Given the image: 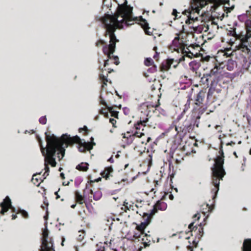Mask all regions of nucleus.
I'll return each mask as SVG.
<instances>
[{
  "instance_id": "nucleus-37",
  "label": "nucleus",
  "mask_w": 251,
  "mask_h": 251,
  "mask_svg": "<svg viewBox=\"0 0 251 251\" xmlns=\"http://www.w3.org/2000/svg\"><path fill=\"white\" fill-rule=\"evenodd\" d=\"M108 161H109L111 163H113V161H114V160L113 159V158L112 157H111L108 160Z\"/></svg>"
},
{
  "instance_id": "nucleus-1",
  "label": "nucleus",
  "mask_w": 251,
  "mask_h": 251,
  "mask_svg": "<svg viewBox=\"0 0 251 251\" xmlns=\"http://www.w3.org/2000/svg\"><path fill=\"white\" fill-rule=\"evenodd\" d=\"M46 138L47 147L44 148L41 145H40L42 153L45 157L46 172L44 175L47 174L46 176L49 175L48 164H50L52 167H55L56 165L55 158L54 157L56 152L60 160L64 156L65 148H67L69 145L75 143L78 144L79 145L78 150L82 152H84L86 150H92L93 146L96 145L93 137H91V142H86L84 140H81L77 136L71 137L67 134L62 135L61 138H58L54 135H47Z\"/></svg>"
},
{
  "instance_id": "nucleus-36",
  "label": "nucleus",
  "mask_w": 251,
  "mask_h": 251,
  "mask_svg": "<svg viewBox=\"0 0 251 251\" xmlns=\"http://www.w3.org/2000/svg\"><path fill=\"white\" fill-rule=\"evenodd\" d=\"M177 13V11L176 9H174L173 11V12H172V14L173 15H175L176 16V13Z\"/></svg>"
},
{
  "instance_id": "nucleus-57",
  "label": "nucleus",
  "mask_w": 251,
  "mask_h": 251,
  "mask_svg": "<svg viewBox=\"0 0 251 251\" xmlns=\"http://www.w3.org/2000/svg\"><path fill=\"white\" fill-rule=\"evenodd\" d=\"M234 154L235 155L236 157H237L236 152H234Z\"/></svg>"
},
{
  "instance_id": "nucleus-62",
  "label": "nucleus",
  "mask_w": 251,
  "mask_h": 251,
  "mask_svg": "<svg viewBox=\"0 0 251 251\" xmlns=\"http://www.w3.org/2000/svg\"><path fill=\"white\" fill-rule=\"evenodd\" d=\"M250 154H251V149H250Z\"/></svg>"
},
{
  "instance_id": "nucleus-18",
  "label": "nucleus",
  "mask_w": 251,
  "mask_h": 251,
  "mask_svg": "<svg viewBox=\"0 0 251 251\" xmlns=\"http://www.w3.org/2000/svg\"><path fill=\"white\" fill-rule=\"evenodd\" d=\"M18 213H20L22 215L23 218H28V213L24 210L20 209L18 211Z\"/></svg>"
},
{
  "instance_id": "nucleus-15",
  "label": "nucleus",
  "mask_w": 251,
  "mask_h": 251,
  "mask_svg": "<svg viewBox=\"0 0 251 251\" xmlns=\"http://www.w3.org/2000/svg\"><path fill=\"white\" fill-rule=\"evenodd\" d=\"M224 0H212L211 3H213L212 7L215 10L218 6L224 4Z\"/></svg>"
},
{
  "instance_id": "nucleus-13",
  "label": "nucleus",
  "mask_w": 251,
  "mask_h": 251,
  "mask_svg": "<svg viewBox=\"0 0 251 251\" xmlns=\"http://www.w3.org/2000/svg\"><path fill=\"white\" fill-rule=\"evenodd\" d=\"M149 222H145L141 223L140 225L137 226L136 228L138 230L141 232V234H142L143 233H144V230L146 228V227L149 225Z\"/></svg>"
},
{
  "instance_id": "nucleus-16",
  "label": "nucleus",
  "mask_w": 251,
  "mask_h": 251,
  "mask_svg": "<svg viewBox=\"0 0 251 251\" xmlns=\"http://www.w3.org/2000/svg\"><path fill=\"white\" fill-rule=\"evenodd\" d=\"M75 198L77 202L79 204H83L84 202V198L78 192L75 193Z\"/></svg>"
},
{
  "instance_id": "nucleus-29",
  "label": "nucleus",
  "mask_w": 251,
  "mask_h": 251,
  "mask_svg": "<svg viewBox=\"0 0 251 251\" xmlns=\"http://www.w3.org/2000/svg\"><path fill=\"white\" fill-rule=\"evenodd\" d=\"M167 195H168V197L170 200H173L174 199V197L173 195V194H171V193H167Z\"/></svg>"
},
{
  "instance_id": "nucleus-59",
  "label": "nucleus",
  "mask_w": 251,
  "mask_h": 251,
  "mask_svg": "<svg viewBox=\"0 0 251 251\" xmlns=\"http://www.w3.org/2000/svg\"><path fill=\"white\" fill-rule=\"evenodd\" d=\"M157 242H159V238H158L157 239Z\"/></svg>"
},
{
  "instance_id": "nucleus-56",
  "label": "nucleus",
  "mask_w": 251,
  "mask_h": 251,
  "mask_svg": "<svg viewBox=\"0 0 251 251\" xmlns=\"http://www.w3.org/2000/svg\"><path fill=\"white\" fill-rule=\"evenodd\" d=\"M100 43H101V44H104V41H100Z\"/></svg>"
},
{
  "instance_id": "nucleus-64",
  "label": "nucleus",
  "mask_w": 251,
  "mask_h": 251,
  "mask_svg": "<svg viewBox=\"0 0 251 251\" xmlns=\"http://www.w3.org/2000/svg\"><path fill=\"white\" fill-rule=\"evenodd\" d=\"M175 190L177 192V188H176V189H175Z\"/></svg>"
},
{
  "instance_id": "nucleus-60",
  "label": "nucleus",
  "mask_w": 251,
  "mask_h": 251,
  "mask_svg": "<svg viewBox=\"0 0 251 251\" xmlns=\"http://www.w3.org/2000/svg\"><path fill=\"white\" fill-rule=\"evenodd\" d=\"M113 199L116 201L117 200V199H118V198H113Z\"/></svg>"
},
{
  "instance_id": "nucleus-19",
  "label": "nucleus",
  "mask_w": 251,
  "mask_h": 251,
  "mask_svg": "<svg viewBox=\"0 0 251 251\" xmlns=\"http://www.w3.org/2000/svg\"><path fill=\"white\" fill-rule=\"evenodd\" d=\"M218 68L219 67L218 66H215V67L211 71L210 74L207 75V77L216 74L218 73Z\"/></svg>"
},
{
  "instance_id": "nucleus-27",
  "label": "nucleus",
  "mask_w": 251,
  "mask_h": 251,
  "mask_svg": "<svg viewBox=\"0 0 251 251\" xmlns=\"http://www.w3.org/2000/svg\"><path fill=\"white\" fill-rule=\"evenodd\" d=\"M157 212V209L154 207V208L151 210V212L150 215L152 216L153 215H154Z\"/></svg>"
},
{
  "instance_id": "nucleus-54",
  "label": "nucleus",
  "mask_w": 251,
  "mask_h": 251,
  "mask_svg": "<svg viewBox=\"0 0 251 251\" xmlns=\"http://www.w3.org/2000/svg\"><path fill=\"white\" fill-rule=\"evenodd\" d=\"M64 239H63V240H62V245L63 246L64 245Z\"/></svg>"
},
{
  "instance_id": "nucleus-9",
  "label": "nucleus",
  "mask_w": 251,
  "mask_h": 251,
  "mask_svg": "<svg viewBox=\"0 0 251 251\" xmlns=\"http://www.w3.org/2000/svg\"><path fill=\"white\" fill-rule=\"evenodd\" d=\"M113 172V168L112 167H108L105 168L104 170L101 173V176L105 178L106 179H107L111 173Z\"/></svg>"
},
{
  "instance_id": "nucleus-2",
  "label": "nucleus",
  "mask_w": 251,
  "mask_h": 251,
  "mask_svg": "<svg viewBox=\"0 0 251 251\" xmlns=\"http://www.w3.org/2000/svg\"><path fill=\"white\" fill-rule=\"evenodd\" d=\"M134 20L132 16V7L127 5L126 2L119 5L115 15L106 14L101 19L106 29V35H108L110 38V44L108 47L103 48V52L109 59L113 58L116 65L120 63L119 58L117 56L112 55L115 51L116 44L118 41L114 32L116 29L122 28V24L124 22L129 25L133 24Z\"/></svg>"
},
{
  "instance_id": "nucleus-8",
  "label": "nucleus",
  "mask_w": 251,
  "mask_h": 251,
  "mask_svg": "<svg viewBox=\"0 0 251 251\" xmlns=\"http://www.w3.org/2000/svg\"><path fill=\"white\" fill-rule=\"evenodd\" d=\"M139 237L142 238L143 241H145L144 244L145 247L150 245L151 240V237L150 235H148L147 233H143L142 234L139 235Z\"/></svg>"
},
{
  "instance_id": "nucleus-25",
  "label": "nucleus",
  "mask_w": 251,
  "mask_h": 251,
  "mask_svg": "<svg viewBox=\"0 0 251 251\" xmlns=\"http://www.w3.org/2000/svg\"><path fill=\"white\" fill-rule=\"evenodd\" d=\"M128 202H126V201L124 202V206L125 207L124 208L125 211H126V210H129L130 207L128 206ZM122 209H124V208H122Z\"/></svg>"
},
{
  "instance_id": "nucleus-23",
  "label": "nucleus",
  "mask_w": 251,
  "mask_h": 251,
  "mask_svg": "<svg viewBox=\"0 0 251 251\" xmlns=\"http://www.w3.org/2000/svg\"><path fill=\"white\" fill-rule=\"evenodd\" d=\"M152 62L153 61L151 58H147L145 61V64L146 66H149L151 65Z\"/></svg>"
},
{
  "instance_id": "nucleus-46",
  "label": "nucleus",
  "mask_w": 251,
  "mask_h": 251,
  "mask_svg": "<svg viewBox=\"0 0 251 251\" xmlns=\"http://www.w3.org/2000/svg\"><path fill=\"white\" fill-rule=\"evenodd\" d=\"M76 206V204H73L72 205H71V207L72 208H74Z\"/></svg>"
},
{
  "instance_id": "nucleus-41",
  "label": "nucleus",
  "mask_w": 251,
  "mask_h": 251,
  "mask_svg": "<svg viewBox=\"0 0 251 251\" xmlns=\"http://www.w3.org/2000/svg\"><path fill=\"white\" fill-rule=\"evenodd\" d=\"M179 38L178 37H176L175 38L174 40V42H175L177 41H178L179 40Z\"/></svg>"
},
{
  "instance_id": "nucleus-5",
  "label": "nucleus",
  "mask_w": 251,
  "mask_h": 251,
  "mask_svg": "<svg viewBox=\"0 0 251 251\" xmlns=\"http://www.w3.org/2000/svg\"><path fill=\"white\" fill-rule=\"evenodd\" d=\"M246 34L244 35H234L236 39L240 40L241 44L238 46L237 49H241L243 51L251 52V20L248 21L246 24Z\"/></svg>"
},
{
  "instance_id": "nucleus-43",
  "label": "nucleus",
  "mask_w": 251,
  "mask_h": 251,
  "mask_svg": "<svg viewBox=\"0 0 251 251\" xmlns=\"http://www.w3.org/2000/svg\"><path fill=\"white\" fill-rule=\"evenodd\" d=\"M60 176L63 179L65 178L64 174L63 173H61Z\"/></svg>"
},
{
  "instance_id": "nucleus-28",
  "label": "nucleus",
  "mask_w": 251,
  "mask_h": 251,
  "mask_svg": "<svg viewBox=\"0 0 251 251\" xmlns=\"http://www.w3.org/2000/svg\"><path fill=\"white\" fill-rule=\"evenodd\" d=\"M144 134L143 133H138L137 132H136L134 134V135L136 136V137H141L143 135H144Z\"/></svg>"
},
{
  "instance_id": "nucleus-14",
  "label": "nucleus",
  "mask_w": 251,
  "mask_h": 251,
  "mask_svg": "<svg viewBox=\"0 0 251 251\" xmlns=\"http://www.w3.org/2000/svg\"><path fill=\"white\" fill-rule=\"evenodd\" d=\"M88 164L82 162L76 167V169L80 171H86L88 168Z\"/></svg>"
},
{
  "instance_id": "nucleus-38",
  "label": "nucleus",
  "mask_w": 251,
  "mask_h": 251,
  "mask_svg": "<svg viewBox=\"0 0 251 251\" xmlns=\"http://www.w3.org/2000/svg\"><path fill=\"white\" fill-rule=\"evenodd\" d=\"M173 61V59H172V60H168V64L169 65H171L173 63L172 62Z\"/></svg>"
},
{
  "instance_id": "nucleus-12",
  "label": "nucleus",
  "mask_w": 251,
  "mask_h": 251,
  "mask_svg": "<svg viewBox=\"0 0 251 251\" xmlns=\"http://www.w3.org/2000/svg\"><path fill=\"white\" fill-rule=\"evenodd\" d=\"M240 40V44H239L238 45L236 46L235 47V49H234V50L232 52H230V50L229 49H226V51H225V52L224 55H226L227 56H233V53H234V52L236 50H241V51H242V52H244V53H245H245H248L249 52H246V51L244 52V51H243L241 49H237L238 46H239L241 45V40Z\"/></svg>"
},
{
  "instance_id": "nucleus-30",
  "label": "nucleus",
  "mask_w": 251,
  "mask_h": 251,
  "mask_svg": "<svg viewBox=\"0 0 251 251\" xmlns=\"http://www.w3.org/2000/svg\"><path fill=\"white\" fill-rule=\"evenodd\" d=\"M148 121V119H146V120H143V121H140L139 123H138V124L139 125V124H141V125H144L145 124L147 121Z\"/></svg>"
},
{
  "instance_id": "nucleus-63",
  "label": "nucleus",
  "mask_w": 251,
  "mask_h": 251,
  "mask_svg": "<svg viewBox=\"0 0 251 251\" xmlns=\"http://www.w3.org/2000/svg\"><path fill=\"white\" fill-rule=\"evenodd\" d=\"M210 126H211V125H209L208 126V127H210Z\"/></svg>"
},
{
  "instance_id": "nucleus-39",
  "label": "nucleus",
  "mask_w": 251,
  "mask_h": 251,
  "mask_svg": "<svg viewBox=\"0 0 251 251\" xmlns=\"http://www.w3.org/2000/svg\"><path fill=\"white\" fill-rule=\"evenodd\" d=\"M234 144H235V143H234L233 142H231L227 143L226 145L228 146V145H234Z\"/></svg>"
},
{
  "instance_id": "nucleus-45",
  "label": "nucleus",
  "mask_w": 251,
  "mask_h": 251,
  "mask_svg": "<svg viewBox=\"0 0 251 251\" xmlns=\"http://www.w3.org/2000/svg\"><path fill=\"white\" fill-rule=\"evenodd\" d=\"M151 139V137H148V139H147V143H146V144H147V143H149V142L150 141Z\"/></svg>"
},
{
  "instance_id": "nucleus-47",
  "label": "nucleus",
  "mask_w": 251,
  "mask_h": 251,
  "mask_svg": "<svg viewBox=\"0 0 251 251\" xmlns=\"http://www.w3.org/2000/svg\"><path fill=\"white\" fill-rule=\"evenodd\" d=\"M101 180V178L100 177H99V178H98L96 180V181L97 182H99L100 180Z\"/></svg>"
},
{
  "instance_id": "nucleus-49",
  "label": "nucleus",
  "mask_w": 251,
  "mask_h": 251,
  "mask_svg": "<svg viewBox=\"0 0 251 251\" xmlns=\"http://www.w3.org/2000/svg\"><path fill=\"white\" fill-rule=\"evenodd\" d=\"M219 127H220V126L217 125V126H215V128H216V129H218V128H219Z\"/></svg>"
},
{
  "instance_id": "nucleus-20",
  "label": "nucleus",
  "mask_w": 251,
  "mask_h": 251,
  "mask_svg": "<svg viewBox=\"0 0 251 251\" xmlns=\"http://www.w3.org/2000/svg\"><path fill=\"white\" fill-rule=\"evenodd\" d=\"M36 176H37L36 175H34L32 177V181L35 185L38 186L39 185V183H38L39 178L38 177H37Z\"/></svg>"
},
{
  "instance_id": "nucleus-51",
  "label": "nucleus",
  "mask_w": 251,
  "mask_h": 251,
  "mask_svg": "<svg viewBox=\"0 0 251 251\" xmlns=\"http://www.w3.org/2000/svg\"><path fill=\"white\" fill-rule=\"evenodd\" d=\"M69 182H68V183H67V184H66V183L63 182V185H68V184H69Z\"/></svg>"
},
{
  "instance_id": "nucleus-32",
  "label": "nucleus",
  "mask_w": 251,
  "mask_h": 251,
  "mask_svg": "<svg viewBox=\"0 0 251 251\" xmlns=\"http://www.w3.org/2000/svg\"><path fill=\"white\" fill-rule=\"evenodd\" d=\"M201 100V93H200L197 96V101H200Z\"/></svg>"
},
{
  "instance_id": "nucleus-58",
  "label": "nucleus",
  "mask_w": 251,
  "mask_h": 251,
  "mask_svg": "<svg viewBox=\"0 0 251 251\" xmlns=\"http://www.w3.org/2000/svg\"><path fill=\"white\" fill-rule=\"evenodd\" d=\"M123 138H126V134H123Z\"/></svg>"
},
{
  "instance_id": "nucleus-40",
  "label": "nucleus",
  "mask_w": 251,
  "mask_h": 251,
  "mask_svg": "<svg viewBox=\"0 0 251 251\" xmlns=\"http://www.w3.org/2000/svg\"><path fill=\"white\" fill-rule=\"evenodd\" d=\"M12 220H15V219H16V218H17V215H14V214H13V215H12Z\"/></svg>"
},
{
  "instance_id": "nucleus-44",
  "label": "nucleus",
  "mask_w": 251,
  "mask_h": 251,
  "mask_svg": "<svg viewBox=\"0 0 251 251\" xmlns=\"http://www.w3.org/2000/svg\"><path fill=\"white\" fill-rule=\"evenodd\" d=\"M183 60H184V56H182V57L179 59V61H183Z\"/></svg>"
},
{
  "instance_id": "nucleus-48",
  "label": "nucleus",
  "mask_w": 251,
  "mask_h": 251,
  "mask_svg": "<svg viewBox=\"0 0 251 251\" xmlns=\"http://www.w3.org/2000/svg\"><path fill=\"white\" fill-rule=\"evenodd\" d=\"M55 194L57 196V199H58L59 198V196H58V192H56L55 193Z\"/></svg>"
},
{
  "instance_id": "nucleus-31",
  "label": "nucleus",
  "mask_w": 251,
  "mask_h": 251,
  "mask_svg": "<svg viewBox=\"0 0 251 251\" xmlns=\"http://www.w3.org/2000/svg\"><path fill=\"white\" fill-rule=\"evenodd\" d=\"M101 113L105 116L106 117L108 116V113L107 112L105 111V110H102L101 111Z\"/></svg>"
},
{
  "instance_id": "nucleus-11",
  "label": "nucleus",
  "mask_w": 251,
  "mask_h": 251,
  "mask_svg": "<svg viewBox=\"0 0 251 251\" xmlns=\"http://www.w3.org/2000/svg\"><path fill=\"white\" fill-rule=\"evenodd\" d=\"M139 18V21L140 22L141 25L144 28L146 33L149 34L148 31V29H149L150 28L149 27V25L147 22L146 20L143 19L141 16H140Z\"/></svg>"
},
{
  "instance_id": "nucleus-21",
  "label": "nucleus",
  "mask_w": 251,
  "mask_h": 251,
  "mask_svg": "<svg viewBox=\"0 0 251 251\" xmlns=\"http://www.w3.org/2000/svg\"><path fill=\"white\" fill-rule=\"evenodd\" d=\"M109 111L111 113V116L116 117L118 116V113L117 112L114 111L112 110L113 108L111 107H107Z\"/></svg>"
},
{
  "instance_id": "nucleus-35",
  "label": "nucleus",
  "mask_w": 251,
  "mask_h": 251,
  "mask_svg": "<svg viewBox=\"0 0 251 251\" xmlns=\"http://www.w3.org/2000/svg\"><path fill=\"white\" fill-rule=\"evenodd\" d=\"M194 218H197V219L199 220L200 218V214L199 213L196 214L194 216Z\"/></svg>"
},
{
  "instance_id": "nucleus-53",
  "label": "nucleus",
  "mask_w": 251,
  "mask_h": 251,
  "mask_svg": "<svg viewBox=\"0 0 251 251\" xmlns=\"http://www.w3.org/2000/svg\"><path fill=\"white\" fill-rule=\"evenodd\" d=\"M101 103H102V104H104L106 106H107V105H106V104H105V102H104V101H101Z\"/></svg>"
},
{
  "instance_id": "nucleus-22",
  "label": "nucleus",
  "mask_w": 251,
  "mask_h": 251,
  "mask_svg": "<svg viewBox=\"0 0 251 251\" xmlns=\"http://www.w3.org/2000/svg\"><path fill=\"white\" fill-rule=\"evenodd\" d=\"M100 78L101 80L103 81V84L102 87L104 86V85H106V82L108 81V80L107 79L106 77L103 75H100Z\"/></svg>"
},
{
  "instance_id": "nucleus-34",
  "label": "nucleus",
  "mask_w": 251,
  "mask_h": 251,
  "mask_svg": "<svg viewBox=\"0 0 251 251\" xmlns=\"http://www.w3.org/2000/svg\"><path fill=\"white\" fill-rule=\"evenodd\" d=\"M193 225H194V223H191L189 225V228L191 230H192V229H193L194 228V227H193Z\"/></svg>"
},
{
  "instance_id": "nucleus-33",
  "label": "nucleus",
  "mask_w": 251,
  "mask_h": 251,
  "mask_svg": "<svg viewBox=\"0 0 251 251\" xmlns=\"http://www.w3.org/2000/svg\"><path fill=\"white\" fill-rule=\"evenodd\" d=\"M110 122L114 126V124L116 123V121L113 119H110Z\"/></svg>"
},
{
  "instance_id": "nucleus-10",
  "label": "nucleus",
  "mask_w": 251,
  "mask_h": 251,
  "mask_svg": "<svg viewBox=\"0 0 251 251\" xmlns=\"http://www.w3.org/2000/svg\"><path fill=\"white\" fill-rule=\"evenodd\" d=\"M243 251H251V239H245L243 245Z\"/></svg>"
},
{
  "instance_id": "nucleus-50",
  "label": "nucleus",
  "mask_w": 251,
  "mask_h": 251,
  "mask_svg": "<svg viewBox=\"0 0 251 251\" xmlns=\"http://www.w3.org/2000/svg\"><path fill=\"white\" fill-rule=\"evenodd\" d=\"M193 28H194V30H196L197 29V26H193Z\"/></svg>"
},
{
  "instance_id": "nucleus-52",
  "label": "nucleus",
  "mask_w": 251,
  "mask_h": 251,
  "mask_svg": "<svg viewBox=\"0 0 251 251\" xmlns=\"http://www.w3.org/2000/svg\"><path fill=\"white\" fill-rule=\"evenodd\" d=\"M69 182H68V183H67V184H66V183L63 182V185H68V184H69Z\"/></svg>"
},
{
  "instance_id": "nucleus-26",
  "label": "nucleus",
  "mask_w": 251,
  "mask_h": 251,
  "mask_svg": "<svg viewBox=\"0 0 251 251\" xmlns=\"http://www.w3.org/2000/svg\"><path fill=\"white\" fill-rule=\"evenodd\" d=\"M40 122L42 124H45L47 122V119L45 117H41L39 120Z\"/></svg>"
},
{
  "instance_id": "nucleus-61",
  "label": "nucleus",
  "mask_w": 251,
  "mask_h": 251,
  "mask_svg": "<svg viewBox=\"0 0 251 251\" xmlns=\"http://www.w3.org/2000/svg\"><path fill=\"white\" fill-rule=\"evenodd\" d=\"M208 78L207 77V78H206V81H208Z\"/></svg>"
},
{
  "instance_id": "nucleus-55",
  "label": "nucleus",
  "mask_w": 251,
  "mask_h": 251,
  "mask_svg": "<svg viewBox=\"0 0 251 251\" xmlns=\"http://www.w3.org/2000/svg\"><path fill=\"white\" fill-rule=\"evenodd\" d=\"M194 145L195 146H197L198 144L197 143V142H195V143L194 144Z\"/></svg>"
},
{
  "instance_id": "nucleus-7",
  "label": "nucleus",
  "mask_w": 251,
  "mask_h": 251,
  "mask_svg": "<svg viewBox=\"0 0 251 251\" xmlns=\"http://www.w3.org/2000/svg\"><path fill=\"white\" fill-rule=\"evenodd\" d=\"M1 212L0 213L4 214L9 209L12 208L11 201L10 198L6 197L3 200V201L0 203Z\"/></svg>"
},
{
  "instance_id": "nucleus-24",
  "label": "nucleus",
  "mask_w": 251,
  "mask_h": 251,
  "mask_svg": "<svg viewBox=\"0 0 251 251\" xmlns=\"http://www.w3.org/2000/svg\"><path fill=\"white\" fill-rule=\"evenodd\" d=\"M79 233H80V234L78 237V239L80 241H81L84 237L85 233L84 231H79Z\"/></svg>"
},
{
  "instance_id": "nucleus-3",
  "label": "nucleus",
  "mask_w": 251,
  "mask_h": 251,
  "mask_svg": "<svg viewBox=\"0 0 251 251\" xmlns=\"http://www.w3.org/2000/svg\"><path fill=\"white\" fill-rule=\"evenodd\" d=\"M224 152L221 151V155L215 159L214 167L212 169V183L216 188V193L219 189L220 180L223 179V177L226 174L223 168L224 163Z\"/></svg>"
},
{
  "instance_id": "nucleus-4",
  "label": "nucleus",
  "mask_w": 251,
  "mask_h": 251,
  "mask_svg": "<svg viewBox=\"0 0 251 251\" xmlns=\"http://www.w3.org/2000/svg\"><path fill=\"white\" fill-rule=\"evenodd\" d=\"M196 1V5L192 6L191 9L185 10L183 12V14L186 15L188 19L185 23L187 24H191L199 20V15L200 11L206 4V1L203 0H194Z\"/></svg>"
},
{
  "instance_id": "nucleus-42",
  "label": "nucleus",
  "mask_w": 251,
  "mask_h": 251,
  "mask_svg": "<svg viewBox=\"0 0 251 251\" xmlns=\"http://www.w3.org/2000/svg\"><path fill=\"white\" fill-rule=\"evenodd\" d=\"M108 59L105 60L104 62V66H106L108 65Z\"/></svg>"
},
{
  "instance_id": "nucleus-6",
  "label": "nucleus",
  "mask_w": 251,
  "mask_h": 251,
  "mask_svg": "<svg viewBox=\"0 0 251 251\" xmlns=\"http://www.w3.org/2000/svg\"><path fill=\"white\" fill-rule=\"evenodd\" d=\"M49 231L45 228L43 232V240L41 251H54L52 248L53 244L48 241Z\"/></svg>"
},
{
  "instance_id": "nucleus-17",
  "label": "nucleus",
  "mask_w": 251,
  "mask_h": 251,
  "mask_svg": "<svg viewBox=\"0 0 251 251\" xmlns=\"http://www.w3.org/2000/svg\"><path fill=\"white\" fill-rule=\"evenodd\" d=\"M234 65H236L235 62L234 61H232L231 60H229L228 61L227 65V69L229 71H232L233 70V67Z\"/></svg>"
}]
</instances>
